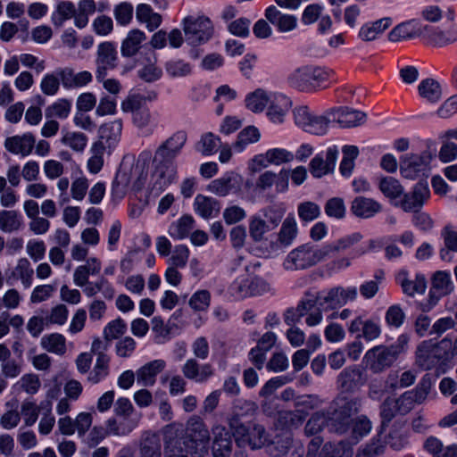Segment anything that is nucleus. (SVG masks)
I'll list each match as a JSON object with an SVG mask.
<instances>
[{
    "mask_svg": "<svg viewBox=\"0 0 457 457\" xmlns=\"http://www.w3.org/2000/svg\"><path fill=\"white\" fill-rule=\"evenodd\" d=\"M36 139L31 133H25L22 136L7 137L4 141V147L14 154L29 155L35 146Z\"/></svg>",
    "mask_w": 457,
    "mask_h": 457,
    "instance_id": "nucleus-25",
    "label": "nucleus"
},
{
    "mask_svg": "<svg viewBox=\"0 0 457 457\" xmlns=\"http://www.w3.org/2000/svg\"><path fill=\"white\" fill-rule=\"evenodd\" d=\"M454 289L449 271H436L431 278V287L428 294L435 299L440 301L441 298L450 295Z\"/></svg>",
    "mask_w": 457,
    "mask_h": 457,
    "instance_id": "nucleus-22",
    "label": "nucleus"
},
{
    "mask_svg": "<svg viewBox=\"0 0 457 457\" xmlns=\"http://www.w3.org/2000/svg\"><path fill=\"white\" fill-rule=\"evenodd\" d=\"M134 8L130 3L122 2L115 5L113 14L118 24L126 26L132 21Z\"/></svg>",
    "mask_w": 457,
    "mask_h": 457,
    "instance_id": "nucleus-62",
    "label": "nucleus"
},
{
    "mask_svg": "<svg viewBox=\"0 0 457 457\" xmlns=\"http://www.w3.org/2000/svg\"><path fill=\"white\" fill-rule=\"evenodd\" d=\"M194 218L191 215H183L179 220L170 224L169 235L174 239L187 237L194 228Z\"/></svg>",
    "mask_w": 457,
    "mask_h": 457,
    "instance_id": "nucleus-45",
    "label": "nucleus"
},
{
    "mask_svg": "<svg viewBox=\"0 0 457 457\" xmlns=\"http://www.w3.org/2000/svg\"><path fill=\"white\" fill-rule=\"evenodd\" d=\"M361 401L358 397L339 396L324 410L327 428L329 431L342 435L348 431L353 424V416L361 409Z\"/></svg>",
    "mask_w": 457,
    "mask_h": 457,
    "instance_id": "nucleus-4",
    "label": "nucleus"
},
{
    "mask_svg": "<svg viewBox=\"0 0 457 457\" xmlns=\"http://www.w3.org/2000/svg\"><path fill=\"white\" fill-rule=\"evenodd\" d=\"M210 435L204 421L191 418L185 430L167 427L164 430L165 457H204L208 452Z\"/></svg>",
    "mask_w": 457,
    "mask_h": 457,
    "instance_id": "nucleus-1",
    "label": "nucleus"
},
{
    "mask_svg": "<svg viewBox=\"0 0 457 457\" xmlns=\"http://www.w3.org/2000/svg\"><path fill=\"white\" fill-rule=\"evenodd\" d=\"M430 196V190L426 180L417 182L411 192L405 193L394 203L395 207L405 212H418Z\"/></svg>",
    "mask_w": 457,
    "mask_h": 457,
    "instance_id": "nucleus-11",
    "label": "nucleus"
},
{
    "mask_svg": "<svg viewBox=\"0 0 457 457\" xmlns=\"http://www.w3.org/2000/svg\"><path fill=\"white\" fill-rule=\"evenodd\" d=\"M110 357L101 355L96 358L93 370L89 373L87 380L92 384H97L109 374Z\"/></svg>",
    "mask_w": 457,
    "mask_h": 457,
    "instance_id": "nucleus-55",
    "label": "nucleus"
},
{
    "mask_svg": "<svg viewBox=\"0 0 457 457\" xmlns=\"http://www.w3.org/2000/svg\"><path fill=\"white\" fill-rule=\"evenodd\" d=\"M409 341L408 334H401L390 345H378L368 350L362 361L372 373H381L390 368L401 354L406 353Z\"/></svg>",
    "mask_w": 457,
    "mask_h": 457,
    "instance_id": "nucleus-3",
    "label": "nucleus"
},
{
    "mask_svg": "<svg viewBox=\"0 0 457 457\" xmlns=\"http://www.w3.org/2000/svg\"><path fill=\"white\" fill-rule=\"evenodd\" d=\"M213 441L212 451L213 457H229L232 453V436L223 426H216L212 429Z\"/></svg>",
    "mask_w": 457,
    "mask_h": 457,
    "instance_id": "nucleus-20",
    "label": "nucleus"
},
{
    "mask_svg": "<svg viewBox=\"0 0 457 457\" xmlns=\"http://www.w3.org/2000/svg\"><path fill=\"white\" fill-rule=\"evenodd\" d=\"M341 292V287L330 289L325 295L316 296V304L320 311L333 310L345 304V298Z\"/></svg>",
    "mask_w": 457,
    "mask_h": 457,
    "instance_id": "nucleus-34",
    "label": "nucleus"
},
{
    "mask_svg": "<svg viewBox=\"0 0 457 457\" xmlns=\"http://www.w3.org/2000/svg\"><path fill=\"white\" fill-rule=\"evenodd\" d=\"M418 90L420 96L430 103H436L442 97L441 86L434 79H426L421 80L418 87Z\"/></svg>",
    "mask_w": 457,
    "mask_h": 457,
    "instance_id": "nucleus-43",
    "label": "nucleus"
},
{
    "mask_svg": "<svg viewBox=\"0 0 457 457\" xmlns=\"http://www.w3.org/2000/svg\"><path fill=\"white\" fill-rule=\"evenodd\" d=\"M343 159L339 165L342 176L350 177L354 168V161L359 155V149L355 145H344L342 148Z\"/></svg>",
    "mask_w": 457,
    "mask_h": 457,
    "instance_id": "nucleus-48",
    "label": "nucleus"
},
{
    "mask_svg": "<svg viewBox=\"0 0 457 457\" xmlns=\"http://www.w3.org/2000/svg\"><path fill=\"white\" fill-rule=\"evenodd\" d=\"M368 379L365 370L359 365L345 368L337 376V387L343 393H354L363 386Z\"/></svg>",
    "mask_w": 457,
    "mask_h": 457,
    "instance_id": "nucleus-13",
    "label": "nucleus"
},
{
    "mask_svg": "<svg viewBox=\"0 0 457 457\" xmlns=\"http://www.w3.org/2000/svg\"><path fill=\"white\" fill-rule=\"evenodd\" d=\"M320 207L312 201L302 202L297 206V214L303 223H309L320 216Z\"/></svg>",
    "mask_w": 457,
    "mask_h": 457,
    "instance_id": "nucleus-54",
    "label": "nucleus"
},
{
    "mask_svg": "<svg viewBox=\"0 0 457 457\" xmlns=\"http://www.w3.org/2000/svg\"><path fill=\"white\" fill-rule=\"evenodd\" d=\"M334 123L335 114L330 109L322 115L312 114L304 131L312 135L323 136Z\"/></svg>",
    "mask_w": 457,
    "mask_h": 457,
    "instance_id": "nucleus-29",
    "label": "nucleus"
},
{
    "mask_svg": "<svg viewBox=\"0 0 457 457\" xmlns=\"http://www.w3.org/2000/svg\"><path fill=\"white\" fill-rule=\"evenodd\" d=\"M58 74L65 88L81 87L92 80V74L87 71L74 73L71 69L65 68L61 70Z\"/></svg>",
    "mask_w": 457,
    "mask_h": 457,
    "instance_id": "nucleus-31",
    "label": "nucleus"
},
{
    "mask_svg": "<svg viewBox=\"0 0 457 457\" xmlns=\"http://www.w3.org/2000/svg\"><path fill=\"white\" fill-rule=\"evenodd\" d=\"M436 155L434 144L428 145V148L417 154H406L400 159V173L407 179L414 180L421 177H428L430 162Z\"/></svg>",
    "mask_w": 457,
    "mask_h": 457,
    "instance_id": "nucleus-6",
    "label": "nucleus"
},
{
    "mask_svg": "<svg viewBox=\"0 0 457 457\" xmlns=\"http://www.w3.org/2000/svg\"><path fill=\"white\" fill-rule=\"evenodd\" d=\"M396 279L403 293L411 297L416 294L423 295L427 289V279L422 273H416L414 279H410L407 271H401Z\"/></svg>",
    "mask_w": 457,
    "mask_h": 457,
    "instance_id": "nucleus-24",
    "label": "nucleus"
},
{
    "mask_svg": "<svg viewBox=\"0 0 457 457\" xmlns=\"http://www.w3.org/2000/svg\"><path fill=\"white\" fill-rule=\"evenodd\" d=\"M266 19L280 32H287L295 29L297 19L291 14L282 13L276 6L271 5L265 11Z\"/></svg>",
    "mask_w": 457,
    "mask_h": 457,
    "instance_id": "nucleus-27",
    "label": "nucleus"
},
{
    "mask_svg": "<svg viewBox=\"0 0 457 457\" xmlns=\"http://www.w3.org/2000/svg\"><path fill=\"white\" fill-rule=\"evenodd\" d=\"M285 215V209L269 206L262 209L249 220V234L254 242L263 239L265 233L275 229Z\"/></svg>",
    "mask_w": 457,
    "mask_h": 457,
    "instance_id": "nucleus-7",
    "label": "nucleus"
},
{
    "mask_svg": "<svg viewBox=\"0 0 457 457\" xmlns=\"http://www.w3.org/2000/svg\"><path fill=\"white\" fill-rule=\"evenodd\" d=\"M260 132L254 126H248L239 132L233 147L237 152H242L245 147L257 142L260 139Z\"/></svg>",
    "mask_w": 457,
    "mask_h": 457,
    "instance_id": "nucleus-51",
    "label": "nucleus"
},
{
    "mask_svg": "<svg viewBox=\"0 0 457 457\" xmlns=\"http://www.w3.org/2000/svg\"><path fill=\"white\" fill-rule=\"evenodd\" d=\"M325 260L322 246L306 243L292 250L287 256L284 266L287 270H305Z\"/></svg>",
    "mask_w": 457,
    "mask_h": 457,
    "instance_id": "nucleus-8",
    "label": "nucleus"
},
{
    "mask_svg": "<svg viewBox=\"0 0 457 457\" xmlns=\"http://www.w3.org/2000/svg\"><path fill=\"white\" fill-rule=\"evenodd\" d=\"M298 233L297 224L293 213H289L283 220L278 234V241L283 246H289L295 239Z\"/></svg>",
    "mask_w": 457,
    "mask_h": 457,
    "instance_id": "nucleus-39",
    "label": "nucleus"
},
{
    "mask_svg": "<svg viewBox=\"0 0 457 457\" xmlns=\"http://www.w3.org/2000/svg\"><path fill=\"white\" fill-rule=\"evenodd\" d=\"M220 144V138L212 132L202 135L196 144V150L204 156H209L216 153L218 145Z\"/></svg>",
    "mask_w": 457,
    "mask_h": 457,
    "instance_id": "nucleus-53",
    "label": "nucleus"
},
{
    "mask_svg": "<svg viewBox=\"0 0 457 457\" xmlns=\"http://www.w3.org/2000/svg\"><path fill=\"white\" fill-rule=\"evenodd\" d=\"M181 370L186 378L200 384L207 382L214 375L211 363L199 364L194 358L187 360Z\"/></svg>",
    "mask_w": 457,
    "mask_h": 457,
    "instance_id": "nucleus-19",
    "label": "nucleus"
},
{
    "mask_svg": "<svg viewBox=\"0 0 457 457\" xmlns=\"http://www.w3.org/2000/svg\"><path fill=\"white\" fill-rule=\"evenodd\" d=\"M121 131L122 121L120 119L104 123L98 129V139L92 145L98 146L110 154L118 145Z\"/></svg>",
    "mask_w": 457,
    "mask_h": 457,
    "instance_id": "nucleus-14",
    "label": "nucleus"
},
{
    "mask_svg": "<svg viewBox=\"0 0 457 457\" xmlns=\"http://www.w3.org/2000/svg\"><path fill=\"white\" fill-rule=\"evenodd\" d=\"M362 236L359 232L353 233L351 235H347L344 237L339 238L330 244H326L322 245L323 253L325 259L331 257L332 254L336 253H339L341 251H345L353 245L357 244Z\"/></svg>",
    "mask_w": 457,
    "mask_h": 457,
    "instance_id": "nucleus-35",
    "label": "nucleus"
},
{
    "mask_svg": "<svg viewBox=\"0 0 457 457\" xmlns=\"http://www.w3.org/2000/svg\"><path fill=\"white\" fill-rule=\"evenodd\" d=\"M334 74L331 69L304 65L295 69L287 79V84L300 92H315L326 88L324 85Z\"/></svg>",
    "mask_w": 457,
    "mask_h": 457,
    "instance_id": "nucleus-5",
    "label": "nucleus"
},
{
    "mask_svg": "<svg viewBox=\"0 0 457 457\" xmlns=\"http://www.w3.org/2000/svg\"><path fill=\"white\" fill-rule=\"evenodd\" d=\"M405 313L399 304L388 307L385 314V320L390 327L400 328L405 320Z\"/></svg>",
    "mask_w": 457,
    "mask_h": 457,
    "instance_id": "nucleus-63",
    "label": "nucleus"
},
{
    "mask_svg": "<svg viewBox=\"0 0 457 457\" xmlns=\"http://www.w3.org/2000/svg\"><path fill=\"white\" fill-rule=\"evenodd\" d=\"M323 427H327V420L324 411H317L312 415L307 421L304 431L307 436H313L319 433Z\"/></svg>",
    "mask_w": 457,
    "mask_h": 457,
    "instance_id": "nucleus-64",
    "label": "nucleus"
},
{
    "mask_svg": "<svg viewBox=\"0 0 457 457\" xmlns=\"http://www.w3.org/2000/svg\"><path fill=\"white\" fill-rule=\"evenodd\" d=\"M378 188L386 198H388L394 205L395 201L403 195V187L400 181L390 176L383 177L378 182Z\"/></svg>",
    "mask_w": 457,
    "mask_h": 457,
    "instance_id": "nucleus-36",
    "label": "nucleus"
},
{
    "mask_svg": "<svg viewBox=\"0 0 457 457\" xmlns=\"http://www.w3.org/2000/svg\"><path fill=\"white\" fill-rule=\"evenodd\" d=\"M243 179L236 172H226L222 177L212 180L207 187V189L219 195L226 196L231 192L240 190Z\"/></svg>",
    "mask_w": 457,
    "mask_h": 457,
    "instance_id": "nucleus-18",
    "label": "nucleus"
},
{
    "mask_svg": "<svg viewBox=\"0 0 457 457\" xmlns=\"http://www.w3.org/2000/svg\"><path fill=\"white\" fill-rule=\"evenodd\" d=\"M211 303V293L206 289L198 290L189 299V306L195 312L206 311Z\"/></svg>",
    "mask_w": 457,
    "mask_h": 457,
    "instance_id": "nucleus-60",
    "label": "nucleus"
},
{
    "mask_svg": "<svg viewBox=\"0 0 457 457\" xmlns=\"http://www.w3.org/2000/svg\"><path fill=\"white\" fill-rule=\"evenodd\" d=\"M187 139L186 131L179 130L162 142L155 151L154 162H157L159 167L170 168L171 174L169 175V182H171L170 178L176 173L173 161L180 154Z\"/></svg>",
    "mask_w": 457,
    "mask_h": 457,
    "instance_id": "nucleus-9",
    "label": "nucleus"
},
{
    "mask_svg": "<svg viewBox=\"0 0 457 457\" xmlns=\"http://www.w3.org/2000/svg\"><path fill=\"white\" fill-rule=\"evenodd\" d=\"M452 340L445 337L438 343L421 342L416 351V362L424 370L436 369L437 375L446 372L451 361Z\"/></svg>",
    "mask_w": 457,
    "mask_h": 457,
    "instance_id": "nucleus-2",
    "label": "nucleus"
},
{
    "mask_svg": "<svg viewBox=\"0 0 457 457\" xmlns=\"http://www.w3.org/2000/svg\"><path fill=\"white\" fill-rule=\"evenodd\" d=\"M258 410L257 404L251 401L242 398L236 399L232 406V414L228 420L230 430L237 428L244 430V426L248 422L245 419L253 418Z\"/></svg>",
    "mask_w": 457,
    "mask_h": 457,
    "instance_id": "nucleus-16",
    "label": "nucleus"
},
{
    "mask_svg": "<svg viewBox=\"0 0 457 457\" xmlns=\"http://www.w3.org/2000/svg\"><path fill=\"white\" fill-rule=\"evenodd\" d=\"M338 150L336 145L328 147L326 154H316L310 162V172L314 178H321L332 173L336 167Z\"/></svg>",
    "mask_w": 457,
    "mask_h": 457,
    "instance_id": "nucleus-17",
    "label": "nucleus"
},
{
    "mask_svg": "<svg viewBox=\"0 0 457 457\" xmlns=\"http://www.w3.org/2000/svg\"><path fill=\"white\" fill-rule=\"evenodd\" d=\"M194 208L195 212L201 217L209 219L220 212V204L215 198L197 195L195 198Z\"/></svg>",
    "mask_w": 457,
    "mask_h": 457,
    "instance_id": "nucleus-32",
    "label": "nucleus"
},
{
    "mask_svg": "<svg viewBox=\"0 0 457 457\" xmlns=\"http://www.w3.org/2000/svg\"><path fill=\"white\" fill-rule=\"evenodd\" d=\"M392 24V19L385 17L373 22H367L361 26L359 37L364 41L374 40L378 34L384 32Z\"/></svg>",
    "mask_w": 457,
    "mask_h": 457,
    "instance_id": "nucleus-38",
    "label": "nucleus"
},
{
    "mask_svg": "<svg viewBox=\"0 0 457 457\" xmlns=\"http://www.w3.org/2000/svg\"><path fill=\"white\" fill-rule=\"evenodd\" d=\"M23 226L21 215L17 211L0 212V230L4 233H12L20 230Z\"/></svg>",
    "mask_w": 457,
    "mask_h": 457,
    "instance_id": "nucleus-40",
    "label": "nucleus"
},
{
    "mask_svg": "<svg viewBox=\"0 0 457 457\" xmlns=\"http://www.w3.org/2000/svg\"><path fill=\"white\" fill-rule=\"evenodd\" d=\"M307 412L303 410L287 411L279 413L278 424L286 429H293L300 427L305 420Z\"/></svg>",
    "mask_w": 457,
    "mask_h": 457,
    "instance_id": "nucleus-42",
    "label": "nucleus"
},
{
    "mask_svg": "<svg viewBox=\"0 0 457 457\" xmlns=\"http://www.w3.org/2000/svg\"><path fill=\"white\" fill-rule=\"evenodd\" d=\"M136 18L138 22L145 23L149 31H154L162 23V16L154 12L151 5L139 4L136 8Z\"/></svg>",
    "mask_w": 457,
    "mask_h": 457,
    "instance_id": "nucleus-37",
    "label": "nucleus"
},
{
    "mask_svg": "<svg viewBox=\"0 0 457 457\" xmlns=\"http://www.w3.org/2000/svg\"><path fill=\"white\" fill-rule=\"evenodd\" d=\"M382 210L383 206L379 202L361 195L355 197L350 206L351 212L360 219L373 218L378 213H380Z\"/></svg>",
    "mask_w": 457,
    "mask_h": 457,
    "instance_id": "nucleus-21",
    "label": "nucleus"
},
{
    "mask_svg": "<svg viewBox=\"0 0 457 457\" xmlns=\"http://www.w3.org/2000/svg\"><path fill=\"white\" fill-rule=\"evenodd\" d=\"M233 437L238 447L250 446L251 449L262 448L267 441V434L263 426L260 424L247 422L244 426V430L235 429Z\"/></svg>",
    "mask_w": 457,
    "mask_h": 457,
    "instance_id": "nucleus-12",
    "label": "nucleus"
},
{
    "mask_svg": "<svg viewBox=\"0 0 457 457\" xmlns=\"http://www.w3.org/2000/svg\"><path fill=\"white\" fill-rule=\"evenodd\" d=\"M270 94L262 88L248 94L245 97V106L253 112H262L269 104Z\"/></svg>",
    "mask_w": 457,
    "mask_h": 457,
    "instance_id": "nucleus-41",
    "label": "nucleus"
},
{
    "mask_svg": "<svg viewBox=\"0 0 457 457\" xmlns=\"http://www.w3.org/2000/svg\"><path fill=\"white\" fill-rule=\"evenodd\" d=\"M165 368V361L158 359L149 361L136 371L137 382L143 386H153L156 381V376Z\"/></svg>",
    "mask_w": 457,
    "mask_h": 457,
    "instance_id": "nucleus-26",
    "label": "nucleus"
},
{
    "mask_svg": "<svg viewBox=\"0 0 457 457\" xmlns=\"http://www.w3.org/2000/svg\"><path fill=\"white\" fill-rule=\"evenodd\" d=\"M162 445L158 435L147 434L141 442V457H161Z\"/></svg>",
    "mask_w": 457,
    "mask_h": 457,
    "instance_id": "nucleus-46",
    "label": "nucleus"
},
{
    "mask_svg": "<svg viewBox=\"0 0 457 457\" xmlns=\"http://www.w3.org/2000/svg\"><path fill=\"white\" fill-rule=\"evenodd\" d=\"M324 211L327 216L337 220H341L345 217L346 207L344 199L341 197L329 198L325 205Z\"/></svg>",
    "mask_w": 457,
    "mask_h": 457,
    "instance_id": "nucleus-58",
    "label": "nucleus"
},
{
    "mask_svg": "<svg viewBox=\"0 0 457 457\" xmlns=\"http://www.w3.org/2000/svg\"><path fill=\"white\" fill-rule=\"evenodd\" d=\"M146 40L145 34L138 29H131L123 39L120 46V53L123 57H132L137 54L142 47L143 42Z\"/></svg>",
    "mask_w": 457,
    "mask_h": 457,
    "instance_id": "nucleus-30",
    "label": "nucleus"
},
{
    "mask_svg": "<svg viewBox=\"0 0 457 457\" xmlns=\"http://www.w3.org/2000/svg\"><path fill=\"white\" fill-rule=\"evenodd\" d=\"M118 53L112 42H103L99 44L96 53V79L102 81L107 75L108 70H113L117 66Z\"/></svg>",
    "mask_w": 457,
    "mask_h": 457,
    "instance_id": "nucleus-15",
    "label": "nucleus"
},
{
    "mask_svg": "<svg viewBox=\"0 0 457 457\" xmlns=\"http://www.w3.org/2000/svg\"><path fill=\"white\" fill-rule=\"evenodd\" d=\"M110 418L105 421L111 435L122 436L129 435L138 424V420L132 417Z\"/></svg>",
    "mask_w": 457,
    "mask_h": 457,
    "instance_id": "nucleus-33",
    "label": "nucleus"
},
{
    "mask_svg": "<svg viewBox=\"0 0 457 457\" xmlns=\"http://www.w3.org/2000/svg\"><path fill=\"white\" fill-rule=\"evenodd\" d=\"M267 115L275 123H281L292 106V101L283 94H270Z\"/></svg>",
    "mask_w": 457,
    "mask_h": 457,
    "instance_id": "nucleus-23",
    "label": "nucleus"
},
{
    "mask_svg": "<svg viewBox=\"0 0 457 457\" xmlns=\"http://www.w3.org/2000/svg\"><path fill=\"white\" fill-rule=\"evenodd\" d=\"M185 40L188 45L199 46L208 42L213 35L212 21L204 15H189L183 19Z\"/></svg>",
    "mask_w": 457,
    "mask_h": 457,
    "instance_id": "nucleus-10",
    "label": "nucleus"
},
{
    "mask_svg": "<svg viewBox=\"0 0 457 457\" xmlns=\"http://www.w3.org/2000/svg\"><path fill=\"white\" fill-rule=\"evenodd\" d=\"M165 71L170 78H183L192 73L191 63L182 59H171L165 62Z\"/></svg>",
    "mask_w": 457,
    "mask_h": 457,
    "instance_id": "nucleus-50",
    "label": "nucleus"
},
{
    "mask_svg": "<svg viewBox=\"0 0 457 457\" xmlns=\"http://www.w3.org/2000/svg\"><path fill=\"white\" fill-rule=\"evenodd\" d=\"M65 337L58 333L45 335L41 338V345L47 352L63 354L66 352Z\"/></svg>",
    "mask_w": 457,
    "mask_h": 457,
    "instance_id": "nucleus-49",
    "label": "nucleus"
},
{
    "mask_svg": "<svg viewBox=\"0 0 457 457\" xmlns=\"http://www.w3.org/2000/svg\"><path fill=\"white\" fill-rule=\"evenodd\" d=\"M418 32L411 28V22H402L395 26L389 33L388 39L391 42H399L404 39L414 38Z\"/></svg>",
    "mask_w": 457,
    "mask_h": 457,
    "instance_id": "nucleus-59",
    "label": "nucleus"
},
{
    "mask_svg": "<svg viewBox=\"0 0 457 457\" xmlns=\"http://www.w3.org/2000/svg\"><path fill=\"white\" fill-rule=\"evenodd\" d=\"M261 165L267 167L269 164L280 165L293 161L294 154L283 148H273L266 152L264 156H260Z\"/></svg>",
    "mask_w": 457,
    "mask_h": 457,
    "instance_id": "nucleus-44",
    "label": "nucleus"
},
{
    "mask_svg": "<svg viewBox=\"0 0 457 457\" xmlns=\"http://www.w3.org/2000/svg\"><path fill=\"white\" fill-rule=\"evenodd\" d=\"M127 328L128 326L126 321L120 317H118L117 319L108 322L106 326L104 328V338L106 339L107 341L119 339L126 333Z\"/></svg>",
    "mask_w": 457,
    "mask_h": 457,
    "instance_id": "nucleus-56",
    "label": "nucleus"
},
{
    "mask_svg": "<svg viewBox=\"0 0 457 457\" xmlns=\"http://www.w3.org/2000/svg\"><path fill=\"white\" fill-rule=\"evenodd\" d=\"M71 108V101L64 98L59 99L46 109L45 115L46 118L66 119L70 114Z\"/></svg>",
    "mask_w": 457,
    "mask_h": 457,
    "instance_id": "nucleus-57",
    "label": "nucleus"
},
{
    "mask_svg": "<svg viewBox=\"0 0 457 457\" xmlns=\"http://www.w3.org/2000/svg\"><path fill=\"white\" fill-rule=\"evenodd\" d=\"M335 114V123L342 128H352L362 124L365 121L366 114L361 111L348 107L331 109Z\"/></svg>",
    "mask_w": 457,
    "mask_h": 457,
    "instance_id": "nucleus-28",
    "label": "nucleus"
},
{
    "mask_svg": "<svg viewBox=\"0 0 457 457\" xmlns=\"http://www.w3.org/2000/svg\"><path fill=\"white\" fill-rule=\"evenodd\" d=\"M96 11V4L94 0H80L76 8L75 25L79 28H85L88 23V16Z\"/></svg>",
    "mask_w": 457,
    "mask_h": 457,
    "instance_id": "nucleus-47",
    "label": "nucleus"
},
{
    "mask_svg": "<svg viewBox=\"0 0 457 457\" xmlns=\"http://www.w3.org/2000/svg\"><path fill=\"white\" fill-rule=\"evenodd\" d=\"M381 335V326L378 319L365 320L362 333L356 336L357 339L364 338L366 341H373Z\"/></svg>",
    "mask_w": 457,
    "mask_h": 457,
    "instance_id": "nucleus-61",
    "label": "nucleus"
},
{
    "mask_svg": "<svg viewBox=\"0 0 457 457\" xmlns=\"http://www.w3.org/2000/svg\"><path fill=\"white\" fill-rule=\"evenodd\" d=\"M75 13L76 7L71 2L61 1L57 4L56 12L52 15V21L55 26L61 27L66 20L72 17L75 19Z\"/></svg>",
    "mask_w": 457,
    "mask_h": 457,
    "instance_id": "nucleus-52",
    "label": "nucleus"
}]
</instances>
